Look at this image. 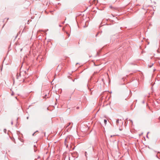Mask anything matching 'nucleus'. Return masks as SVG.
I'll return each instance as SVG.
<instances>
[{
    "instance_id": "f257e3e1",
    "label": "nucleus",
    "mask_w": 160,
    "mask_h": 160,
    "mask_svg": "<svg viewBox=\"0 0 160 160\" xmlns=\"http://www.w3.org/2000/svg\"><path fill=\"white\" fill-rule=\"evenodd\" d=\"M119 119H117L116 121V124L117 125H118L119 124Z\"/></svg>"
},
{
    "instance_id": "f03ea898",
    "label": "nucleus",
    "mask_w": 160,
    "mask_h": 160,
    "mask_svg": "<svg viewBox=\"0 0 160 160\" xmlns=\"http://www.w3.org/2000/svg\"><path fill=\"white\" fill-rule=\"evenodd\" d=\"M104 123H105V124H106L107 122V120L106 119H104Z\"/></svg>"
},
{
    "instance_id": "7ed1b4c3",
    "label": "nucleus",
    "mask_w": 160,
    "mask_h": 160,
    "mask_svg": "<svg viewBox=\"0 0 160 160\" xmlns=\"http://www.w3.org/2000/svg\"><path fill=\"white\" fill-rule=\"evenodd\" d=\"M153 65V64H152V65H151V66H149V67H150V68H151V67Z\"/></svg>"
},
{
    "instance_id": "20e7f679",
    "label": "nucleus",
    "mask_w": 160,
    "mask_h": 160,
    "mask_svg": "<svg viewBox=\"0 0 160 160\" xmlns=\"http://www.w3.org/2000/svg\"><path fill=\"white\" fill-rule=\"evenodd\" d=\"M70 124V123H69L68 124V126Z\"/></svg>"
}]
</instances>
